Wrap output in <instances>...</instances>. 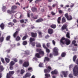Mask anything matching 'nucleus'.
Segmentation results:
<instances>
[{"label": "nucleus", "mask_w": 78, "mask_h": 78, "mask_svg": "<svg viewBox=\"0 0 78 78\" xmlns=\"http://www.w3.org/2000/svg\"><path fill=\"white\" fill-rule=\"evenodd\" d=\"M69 45L70 44V41L67 39H65L64 37H62L60 40V44H65Z\"/></svg>", "instance_id": "nucleus-1"}, {"label": "nucleus", "mask_w": 78, "mask_h": 78, "mask_svg": "<svg viewBox=\"0 0 78 78\" xmlns=\"http://www.w3.org/2000/svg\"><path fill=\"white\" fill-rule=\"evenodd\" d=\"M36 51H37V52H39V53H37L35 55L37 57V58H40L41 57L43 56L44 54V52L41 50L37 49Z\"/></svg>", "instance_id": "nucleus-2"}, {"label": "nucleus", "mask_w": 78, "mask_h": 78, "mask_svg": "<svg viewBox=\"0 0 78 78\" xmlns=\"http://www.w3.org/2000/svg\"><path fill=\"white\" fill-rule=\"evenodd\" d=\"M73 74L74 76H76L78 75V68L77 66H76L74 68L73 70Z\"/></svg>", "instance_id": "nucleus-3"}, {"label": "nucleus", "mask_w": 78, "mask_h": 78, "mask_svg": "<svg viewBox=\"0 0 78 78\" xmlns=\"http://www.w3.org/2000/svg\"><path fill=\"white\" fill-rule=\"evenodd\" d=\"M53 51L54 53L55 56L58 55V49L57 47H55L53 49Z\"/></svg>", "instance_id": "nucleus-4"}, {"label": "nucleus", "mask_w": 78, "mask_h": 78, "mask_svg": "<svg viewBox=\"0 0 78 78\" xmlns=\"http://www.w3.org/2000/svg\"><path fill=\"white\" fill-rule=\"evenodd\" d=\"M51 70V68L50 66H49L48 67L47 69H44V73H49V72H50Z\"/></svg>", "instance_id": "nucleus-5"}, {"label": "nucleus", "mask_w": 78, "mask_h": 78, "mask_svg": "<svg viewBox=\"0 0 78 78\" xmlns=\"http://www.w3.org/2000/svg\"><path fill=\"white\" fill-rule=\"evenodd\" d=\"M65 16L67 18L68 20H71L72 18V16L71 15L68 16V14L66 13L65 14Z\"/></svg>", "instance_id": "nucleus-6"}, {"label": "nucleus", "mask_w": 78, "mask_h": 78, "mask_svg": "<svg viewBox=\"0 0 78 78\" xmlns=\"http://www.w3.org/2000/svg\"><path fill=\"white\" fill-rule=\"evenodd\" d=\"M29 66V62H24L23 65V67H28Z\"/></svg>", "instance_id": "nucleus-7"}, {"label": "nucleus", "mask_w": 78, "mask_h": 78, "mask_svg": "<svg viewBox=\"0 0 78 78\" xmlns=\"http://www.w3.org/2000/svg\"><path fill=\"white\" fill-rule=\"evenodd\" d=\"M62 73L64 75V77H67V75L68 74V72L67 71H62Z\"/></svg>", "instance_id": "nucleus-8"}, {"label": "nucleus", "mask_w": 78, "mask_h": 78, "mask_svg": "<svg viewBox=\"0 0 78 78\" xmlns=\"http://www.w3.org/2000/svg\"><path fill=\"white\" fill-rule=\"evenodd\" d=\"M58 73V70L56 69H55L54 71H52L51 72V74L52 75H54V74H57Z\"/></svg>", "instance_id": "nucleus-9"}, {"label": "nucleus", "mask_w": 78, "mask_h": 78, "mask_svg": "<svg viewBox=\"0 0 78 78\" xmlns=\"http://www.w3.org/2000/svg\"><path fill=\"white\" fill-rule=\"evenodd\" d=\"M16 11L13 10H12L11 11L9 10L7 11V12L8 13H9V14H12V13H14L15 12H16Z\"/></svg>", "instance_id": "nucleus-10"}, {"label": "nucleus", "mask_w": 78, "mask_h": 78, "mask_svg": "<svg viewBox=\"0 0 78 78\" xmlns=\"http://www.w3.org/2000/svg\"><path fill=\"white\" fill-rule=\"evenodd\" d=\"M31 76V74L30 73H27L26 74L25 76H23V78H26L27 77H29V76Z\"/></svg>", "instance_id": "nucleus-11"}, {"label": "nucleus", "mask_w": 78, "mask_h": 78, "mask_svg": "<svg viewBox=\"0 0 78 78\" xmlns=\"http://www.w3.org/2000/svg\"><path fill=\"white\" fill-rule=\"evenodd\" d=\"M67 25L66 24H65L63 25V26L62 27V30L63 31L64 30H65L67 28Z\"/></svg>", "instance_id": "nucleus-12"}, {"label": "nucleus", "mask_w": 78, "mask_h": 78, "mask_svg": "<svg viewBox=\"0 0 78 78\" xmlns=\"http://www.w3.org/2000/svg\"><path fill=\"white\" fill-rule=\"evenodd\" d=\"M48 32L49 34H52L53 33V30L51 29H48Z\"/></svg>", "instance_id": "nucleus-13"}, {"label": "nucleus", "mask_w": 78, "mask_h": 78, "mask_svg": "<svg viewBox=\"0 0 78 78\" xmlns=\"http://www.w3.org/2000/svg\"><path fill=\"white\" fill-rule=\"evenodd\" d=\"M31 34L32 37H36L37 36V34L36 33H31Z\"/></svg>", "instance_id": "nucleus-14"}, {"label": "nucleus", "mask_w": 78, "mask_h": 78, "mask_svg": "<svg viewBox=\"0 0 78 78\" xmlns=\"http://www.w3.org/2000/svg\"><path fill=\"white\" fill-rule=\"evenodd\" d=\"M0 27L2 30H3L5 28V25H4L3 23H2L0 25Z\"/></svg>", "instance_id": "nucleus-15"}, {"label": "nucleus", "mask_w": 78, "mask_h": 78, "mask_svg": "<svg viewBox=\"0 0 78 78\" xmlns=\"http://www.w3.org/2000/svg\"><path fill=\"white\" fill-rule=\"evenodd\" d=\"M34 41H35V39L34 38H30V43L31 44L32 42Z\"/></svg>", "instance_id": "nucleus-16"}, {"label": "nucleus", "mask_w": 78, "mask_h": 78, "mask_svg": "<svg viewBox=\"0 0 78 78\" xmlns=\"http://www.w3.org/2000/svg\"><path fill=\"white\" fill-rule=\"evenodd\" d=\"M42 21H43V19H40L39 20H36V22H42Z\"/></svg>", "instance_id": "nucleus-17"}, {"label": "nucleus", "mask_w": 78, "mask_h": 78, "mask_svg": "<svg viewBox=\"0 0 78 78\" xmlns=\"http://www.w3.org/2000/svg\"><path fill=\"white\" fill-rule=\"evenodd\" d=\"M50 60V59L47 57H46L45 58V59L44 60V62H45V61H48Z\"/></svg>", "instance_id": "nucleus-18"}, {"label": "nucleus", "mask_w": 78, "mask_h": 78, "mask_svg": "<svg viewBox=\"0 0 78 78\" xmlns=\"http://www.w3.org/2000/svg\"><path fill=\"white\" fill-rule=\"evenodd\" d=\"M5 59L7 63H9V61H10V60L9 59L7 58H5Z\"/></svg>", "instance_id": "nucleus-19"}, {"label": "nucleus", "mask_w": 78, "mask_h": 78, "mask_svg": "<svg viewBox=\"0 0 78 78\" xmlns=\"http://www.w3.org/2000/svg\"><path fill=\"white\" fill-rule=\"evenodd\" d=\"M72 44H74V46H77L78 45L76 44H75L76 43V41H73L72 42Z\"/></svg>", "instance_id": "nucleus-20"}, {"label": "nucleus", "mask_w": 78, "mask_h": 78, "mask_svg": "<svg viewBox=\"0 0 78 78\" xmlns=\"http://www.w3.org/2000/svg\"><path fill=\"white\" fill-rule=\"evenodd\" d=\"M17 8V6L13 5V6H12L11 9H16Z\"/></svg>", "instance_id": "nucleus-21"}, {"label": "nucleus", "mask_w": 78, "mask_h": 78, "mask_svg": "<svg viewBox=\"0 0 78 78\" xmlns=\"http://www.w3.org/2000/svg\"><path fill=\"white\" fill-rule=\"evenodd\" d=\"M66 22V20L65 17H63L62 19V23H64V22Z\"/></svg>", "instance_id": "nucleus-22"}, {"label": "nucleus", "mask_w": 78, "mask_h": 78, "mask_svg": "<svg viewBox=\"0 0 78 78\" xmlns=\"http://www.w3.org/2000/svg\"><path fill=\"white\" fill-rule=\"evenodd\" d=\"M61 17H59L57 20V22L58 23H61Z\"/></svg>", "instance_id": "nucleus-23"}, {"label": "nucleus", "mask_w": 78, "mask_h": 78, "mask_svg": "<svg viewBox=\"0 0 78 78\" xmlns=\"http://www.w3.org/2000/svg\"><path fill=\"white\" fill-rule=\"evenodd\" d=\"M32 11L34 12V11H36L37 10L36 8L35 7H32L31 9Z\"/></svg>", "instance_id": "nucleus-24"}, {"label": "nucleus", "mask_w": 78, "mask_h": 78, "mask_svg": "<svg viewBox=\"0 0 78 78\" xmlns=\"http://www.w3.org/2000/svg\"><path fill=\"white\" fill-rule=\"evenodd\" d=\"M17 34H18V31H16V32L13 34V36L14 37H15V38L16 36V35H17Z\"/></svg>", "instance_id": "nucleus-25"}, {"label": "nucleus", "mask_w": 78, "mask_h": 78, "mask_svg": "<svg viewBox=\"0 0 78 78\" xmlns=\"http://www.w3.org/2000/svg\"><path fill=\"white\" fill-rule=\"evenodd\" d=\"M56 27V26L55 25L53 24L51 26V27L52 28H55Z\"/></svg>", "instance_id": "nucleus-26"}, {"label": "nucleus", "mask_w": 78, "mask_h": 78, "mask_svg": "<svg viewBox=\"0 0 78 78\" xmlns=\"http://www.w3.org/2000/svg\"><path fill=\"white\" fill-rule=\"evenodd\" d=\"M15 64V63H14V62L12 61L10 63V66H13V65H14Z\"/></svg>", "instance_id": "nucleus-27"}, {"label": "nucleus", "mask_w": 78, "mask_h": 78, "mask_svg": "<svg viewBox=\"0 0 78 78\" xmlns=\"http://www.w3.org/2000/svg\"><path fill=\"white\" fill-rule=\"evenodd\" d=\"M8 24L10 26V27H12V25H14V23H12L11 22H10L8 23Z\"/></svg>", "instance_id": "nucleus-28"}, {"label": "nucleus", "mask_w": 78, "mask_h": 78, "mask_svg": "<svg viewBox=\"0 0 78 78\" xmlns=\"http://www.w3.org/2000/svg\"><path fill=\"white\" fill-rule=\"evenodd\" d=\"M45 76L46 77H50V75L49 74L46 73L45 74Z\"/></svg>", "instance_id": "nucleus-29"}, {"label": "nucleus", "mask_w": 78, "mask_h": 78, "mask_svg": "<svg viewBox=\"0 0 78 78\" xmlns=\"http://www.w3.org/2000/svg\"><path fill=\"white\" fill-rule=\"evenodd\" d=\"M66 36L68 38H70V34L69 32H68L66 35Z\"/></svg>", "instance_id": "nucleus-30"}, {"label": "nucleus", "mask_w": 78, "mask_h": 78, "mask_svg": "<svg viewBox=\"0 0 78 78\" xmlns=\"http://www.w3.org/2000/svg\"><path fill=\"white\" fill-rule=\"evenodd\" d=\"M38 33L39 34V37H42V33H41L40 31H38Z\"/></svg>", "instance_id": "nucleus-31"}, {"label": "nucleus", "mask_w": 78, "mask_h": 78, "mask_svg": "<svg viewBox=\"0 0 78 78\" xmlns=\"http://www.w3.org/2000/svg\"><path fill=\"white\" fill-rule=\"evenodd\" d=\"M1 35V34H0V36ZM4 39V38L3 37H1L0 38V41L1 42H3V40Z\"/></svg>", "instance_id": "nucleus-32"}, {"label": "nucleus", "mask_w": 78, "mask_h": 78, "mask_svg": "<svg viewBox=\"0 0 78 78\" xmlns=\"http://www.w3.org/2000/svg\"><path fill=\"white\" fill-rule=\"evenodd\" d=\"M4 70V68L2 66H0V70L1 71H3Z\"/></svg>", "instance_id": "nucleus-33"}, {"label": "nucleus", "mask_w": 78, "mask_h": 78, "mask_svg": "<svg viewBox=\"0 0 78 78\" xmlns=\"http://www.w3.org/2000/svg\"><path fill=\"white\" fill-rule=\"evenodd\" d=\"M23 44L24 45H25L27 44V41H24L23 43Z\"/></svg>", "instance_id": "nucleus-34"}, {"label": "nucleus", "mask_w": 78, "mask_h": 78, "mask_svg": "<svg viewBox=\"0 0 78 78\" xmlns=\"http://www.w3.org/2000/svg\"><path fill=\"white\" fill-rule=\"evenodd\" d=\"M37 47H41V44L39 43H37Z\"/></svg>", "instance_id": "nucleus-35"}, {"label": "nucleus", "mask_w": 78, "mask_h": 78, "mask_svg": "<svg viewBox=\"0 0 78 78\" xmlns=\"http://www.w3.org/2000/svg\"><path fill=\"white\" fill-rule=\"evenodd\" d=\"M25 73V70L23 69H22L21 70V74H22Z\"/></svg>", "instance_id": "nucleus-36"}, {"label": "nucleus", "mask_w": 78, "mask_h": 78, "mask_svg": "<svg viewBox=\"0 0 78 78\" xmlns=\"http://www.w3.org/2000/svg\"><path fill=\"white\" fill-rule=\"evenodd\" d=\"M43 66H44V65L42 63H40L39 65V67H42Z\"/></svg>", "instance_id": "nucleus-37"}, {"label": "nucleus", "mask_w": 78, "mask_h": 78, "mask_svg": "<svg viewBox=\"0 0 78 78\" xmlns=\"http://www.w3.org/2000/svg\"><path fill=\"white\" fill-rule=\"evenodd\" d=\"M20 39V37L19 36H17L16 38V41H19Z\"/></svg>", "instance_id": "nucleus-38"}, {"label": "nucleus", "mask_w": 78, "mask_h": 78, "mask_svg": "<svg viewBox=\"0 0 78 78\" xmlns=\"http://www.w3.org/2000/svg\"><path fill=\"white\" fill-rule=\"evenodd\" d=\"M30 53V51H25V54H26V55H29Z\"/></svg>", "instance_id": "nucleus-39"}, {"label": "nucleus", "mask_w": 78, "mask_h": 78, "mask_svg": "<svg viewBox=\"0 0 78 78\" xmlns=\"http://www.w3.org/2000/svg\"><path fill=\"white\" fill-rule=\"evenodd\" d=\"M66 53H65L64 52L62 53V57H64V56H66Z\"/></svg>", "instance_id": "nucleus-40"}, {"label": "nucleus", "mask_w": 78, "mask_h": 78, "mask_svg": "<svg viewBox=\"0 0 78 78\" xmlns=\"http://www.w3.org/2000/svg\"><path fill=\"white\" fill-rule=\"evenodd\" d=\"M76 58V55L74 56L73 57V61L74 62L75 61V60Z\"/></svg>", "instance_id": "nucleus-41"}, {"label": "nucleus", "mask_w": 78, "mask_h": 78, "mask_svg": "<svg viewBox=\"0 0 78 78\" xmlns=\"http://www.w3.org/2000/svg\"><path fill=\"white\" fill-rule=\"evenodd\" d=\"M74 4L71 3L70 5V8H73L74 6Z\"/></svg>", "instance_id": "nucleus-42"}, {"label": "nucleus", "mask_w": 78, "mask_h": 78, "mask_svg": "<svg viewBox=\"0 0 78 78\" xmlns=\"http://www.w3.org/2000/svg\"><path fill=\"white\" fill-rule=\"evenodd\" d=\"M46 50L47 53H49V52H50V50L47 48H46Z\"/></svg>", "instance_id": "nucleus-43"}, {"label": "nucleus", "mask_w": 78, "mask_h": 78, "mask_svg": "<svg viewBox=\"0 0 78 78\" xmlns=\"http://www.w3.org/2000/svg\"><path fill=\"white\" fill-rule=\"evenodd\" d=\"M9 69L10 70H12V69H13V67L12 66L10 65Z\"/></svg>", "instance_id": "nucleus-44"}, {"label": "nucleus", "mask_w": 78, "mask_h": 78, "mask_svg": "<svg viewBox=\"0 0 78 78\" xmlns=\"http://www.w3.org/2000/svg\"><path fill=\"white\" fill-rule=\"evenodd\" d=\"M69 77L70 78H73V75L71 74H70L69 75Z\"/></svg>", "instance_id": "nucleus-45"}, {"label": "nucleus", "mask_w": 78, "mask_h": 78, "mask_svg": "<svg viewBox=\"0 0 78 78\" xmlns=\"http://www.w3.org/2000/svg\"><path fill=\"white\" fill-rule=\"evenodd\" d=\"M1 60L3 63H5V60H4V59L3 58H1Z\"/></svg>", "instance_id": "nucleus-46"}, {"label": "nucleus", "mask_w": 78, "mask_h": 78, "mask_svg": "<svg viewBox=\"0 0 78 78\" xmlns=\"http://www.w3.org/2000/svg\"><path fill=\"white\" fill-rule=\"evenodd\" d=\"M9 39H10V36H8L6 38V40L7 41H8V40H9Z\"/></svg>", "instance_id": "nucleus-47"}, {"label": "nucleus", "mask_w": 78, "mask_h": 78, "mask_svg": "<svg viewBox=\"0 0 78 78\" xmlns=\"http://www.w3.org/2000/svg\"><path fill=\"white\" fill-rule=\"evenodd\" d=\"M27 39V36H25L23 38V40H25Z\"/></svg>", "instance_id": "nucleus-48"}, {"label": "nucleus", "mask_w": 78, "mask_h": 78, "mask_svg": "<svg viewBox=\"0 0 78 78\" xmlns=\"http://www.w3.org/2000/svg\"><path fill=\"white\" fill-rule=\"evenodd\" d=\"M52 44L53 45H55V44H56V42L55 40H52Z\"/></svg>", "instance_id": "nucleus-49"}, {"label": "nucleus", "mask_w": 78, "mask_h": 78, "mask_svg": "<svg viewBox=\"0 0 78 78\" xmlns=\"http://www.w3.org/2000/svg\"><path fill=\"white\" fill-rule=\"evenodd\" d=\"M42 0H37L35 1V3H38V2H40V1H41Z\"/></svg>", "instance_id": "nucleus-50"}, {"label": "nucleus", "mask_w": 78, "mask_h": 78, "mask_svg": "<svg viewBox=\"0 0 78 78\" xmlns=\"http://www.w3.org/2000/svg\"><path fill=\"white\" fill-rule=\"evenodd\" d=\"M43 46L44 48L46 49V47H45V44H43Z\"/></svg>", "instance_id": "nucleus-51"}, {"label": "nucleus", "mask_w": 78, "mask_h": 78, "mask_svg": "<svg viewBox=\"0 0 78 78\" xmlns=\"http://www.w3.org/2000/svg\"><path fill=\"white\" fill-rule=\"evenodd\" d=\"M13 60H14L15 62H17V59L16 58H15L14 59H13Z\"/></svg>", "instance_id": "nucleus-52"}, {"label": "nucleus", "mask_w": 78, "mask_h": 78, "mask_svg": "<svg viewBox=\"0 0 78 78\" xmlns=\"http://www.w3.org/2000/svg\"><path fill=\"white\" fill-rule=\"evenodd\" d=\"M13 21L14 23H16L17 22V20L15 19L13 20Z\"/></svg>", "instance_id": "nucleus-53"}, {"label": "nucleus", "mask_w": 78, "mask_h": 78, "mask_svg": "<svg viewBox=\"0 0 78 78\" xmlns=\"http://www.w3.org/2000/svg\"><path fill=\"white\" fill-rule=\"evenodd\" d=\"M21 23H23L24 22V20H22L20 21Z\"/></svg>", "instance_id": "nucleus-54"}, {"label": "nucleus", "mask_w": 78, "mask_h": 78, "mask_svg": "<svg viewBox=\"0 0 78 78\" xmlns=\"http://www.w3.org/2000/svg\"><path fill=\"white\" fill-rule=\"evenodd\" d=\"M66 7H67V8H69V5H66L65 7V8L66 9Z\"/></svg>", "instance_id": "nucleus-55"}, {"label": "nucleus", "mask_w": 78, "mask_h": 78, "mask_svg": "<svg viewBox=\"0 0 78 78\" xmlns=\"http://www.w3.org/2000/svg\"><path fill=\"white\" fill-rule=\"evenodd\" d=\"M49 35H47V36H46L45 37V38H46V39L48 38V37H49Z\"/></svg>", "instance_id": "nucleus-56"}, {"label": "nucleus", "mask_w": 78, "mask_h": 78, "mask_svg": "<svg viewBox=\"0 0 78 78\" xmlns=\"http://www.w3.org/2000/svg\"><path fill=\"white\" fill-rule=\"evenodd\" d=\"M56 5H57V4H53L52 5L53 8H54V7H55V6H56Z\"/></svg>", "instance_id": "nucleus-57"}, {"label": "nucleus", "mask_w": 78, "mask_h": 78, "mask_svg": "<svg viewBox=\"0 0 78 78\" xmlns=\"http://www.w3.org/2000/svg\"><path fill=\"white\" fill-rule=\"evenodd\" d=\"M5 8H6V7L5 6H3L2 8V10L3 11V10H4Z\"/></svg>", "instance_id": "nucleus-58"}, {"label": "nucleus", "mask_w": 78, "mask_h": 78, "mask_svg": "<svg viewBox=\"0 0 78 78\" xmlns=\"http://www.w3.org/2000/svg\"><path fill=\"white\" fill-rule=\"evenodd\" d=\"M32 70V68L30 67L28 69V70Z\"/></svg>", "instance_id": "nucleus-59"}, {"label": "nucleus", "mask_w": 78, "mask_h": 78, "mask_svg": "<svg viewBox=\"0 0 78 78\" xmlns=\"http://www.w3.org/2000/svg\"><path fill=\"white\" fill-rule=\"evenodd\" d=\"M73 67V65L72 64V65H70V66H69V68H71V67Z\"/></svg>", "instance_id": "nucleus-60"}, {"label": "nucleus", "mask_w": 78, "mask_h": 78, "mask_svg": "<svg viewBox=\"0 0 78 78\" xmlns=\"http://www.w3.org/2000/svg\"><path fill=\"white\" fill-rule=\"evenodd\" d=\"M51 13L52 15H55V13H54L53 12H52Z\"/></svg>", "instance_id": "nucleus-61"}, {"label": "nucleus", "mask_w": 78, "mask_h": 78, "mask_svg": "<svg viewBox=\"0 0 78 78\" xmlns=\"http://www.w3.org/2000/svg\"><path fill=\"white\" fill-rule=\"evenodd\" d=\"M76 64H77L78 65V60L77 59L76 62Z\"/></svg>", "instance_id": "nucleus-62"}, {"label": "nucleus", "mask_w": 78, "mask_h": 78, "mask_svg": "<svg viewBox=\"0 0 78 78\" xmlns=\"http://www.w3.org/2000/svg\"><path fill=\"white\" fill-rule=\"evenodd\" d=\"M20 64H22V60H20Z\"/></svg>", "instance_id": "nucleus-63"}, {"label": "nucleus", "mask_w": 78, "mask_h": 78, "mask_svg": "<svg viewBox=\"0 0 78 78\" xmlns=\"http://www.w3.org/2000/svg\"><path fill=\"white\" fill-rule=\"evenodd\" d=\"M47 47H49V46L50 45V43H48L47 44Z\"/></svg>", "instance_id": "nucleus-64"}]
</instances>
